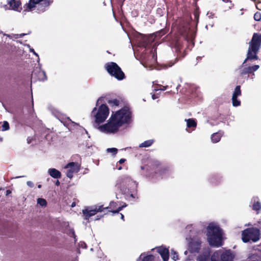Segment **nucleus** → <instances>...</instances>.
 Returning <instances> with one entry per match:
<instances>
[{
    "label": "nucleus",
    "instance_id": "obj_33",
    "mask_svg": "<svg viewBox=\"0 0 261 261\" xmlns=\"http://www.w3.org/2000/svg\"><path fill=\"white\" fill-rule=\"evenodd\" d=\"M108 152H111L114 155H116L118 152V149L116 148H109L107 149Z\"/></svg>",
    "mask_w": 261,
    "mask_h": 261
},
{
    "label": "nucleus",
    "instance_id": "obj_29",
    "mask_svg": "<svg viewBox=\"0 0 261 261\" xmlns=\"http://www.w3.org/2000/svg\"><path fill=\"white\" fill-rule=\"evenodd\" d=\"M178 61V58H176L173 61H170L169 62H168L167 63L164 64V66L165 68H168L172 66L173 65H174L176 62H177Z\"/></svg>",
    "mask_w": 261,
    "mask_h": 261
},
{
    "label": "nucleus",
    "instance_id": "obj_58",
    "mask_svg": "<svg viewBox=\"0 0 261 261\" xmlns=\"http://www.w3.org/2000/svg\"><path fill=\"white\" fill-rule=\"evenodd\" d=\"M118 170H121L122 169V167L121 166L118 167Z\"/></svg>",
    "mask_w": 261,
    "mask_h": 261
},
{
    "label": "nucleus",
    "instance_id": "obj_17",
    "mask_svg": "<svg viewBox=\"0 0 261 261\" xmlns=\"http://www.w3.org/2000/svg\"><path fill=\"white\" fill-rule=\"evenodd\" d=\"M252 210L256 211V214H259L261 210V203L259 201V198L257 197H253L252 199Z\"/></svg>",
    "mask_w": 261,
    "mask_h": 261
},
{
    "label": "nucleus",
    "instance_id": "obj_10",
    "mask_svg": "<svg viewBox=\"0 0 261 261\" xmlns=\"http://www.w3.org/2000/svg\"><path fill=\"white\" fill-rule=\"evenodd\" d=\"M261 46V34L255 33L250 42L249 47L252 48V50H259Z\"/></svg>",
    "mask_w": 261,
    "mask_h": 261
},
{
    "label": "nucleus",
    "instance_id": "obj_16",
    "mask_svg": "<svg viewBox=\"0 0 261 261\" xmlns=\"http://www.w3.org/2000/svg\"><path fill=\"white\" fill-rule=\"evenodd\" d=\"M221 261H233L234 256L230 250H221Z\"/></svg>",
    "mask_w": 261,
    "mask_h": 261
},
{
    "label": "nucleus",
    "instance_id": "obj_4",
    "mask_svg": "<svg viewBox=\"0 0 261 261\" xmlns=\"http://www.w3.org/2000/svg\"><path fill=\"white\" fill-rule=\"evenodd\" d=\"M259 229L255 227L247 228L242 232V240L243 242L250 241L256 242L259 240Z\"/></svg>",
    "mask_w": 261,
    "mask_h": 261
},
{
    "label": "nucleus",
    "instance_id": "obj_28",
    "mask_svg": "<svg viewBox=\"0 0 261 261\" xmlns=\"http://www.w3.org/2000/svg\"><path fill=\"white\" fill-rule=\"evenodd\" d=\"M108 103L111 107H116L119 105V100L117 99H110L108 101Z\"/></svg>",
    "mask_w": 261,
    "mask_h": 261
},
{
    "label": "nucleus",
    "instance_id": "obj_26",
    "mask_svg": "<svg viewBox=\"0 0 261 261\" xmlns=\"http://www.w3.org/2000/svg\"><path fill=\"white\" fill-rule=\"evenodd\" d=\"M259 66L258 65H255L252 66L247 67L248 73L249 74H253L254 75V72L256 71Z\"/></svg>",
    "mask_w": 261,
    "mask_h": 261
},
{
    "label": "nucleus",
    "instance_id": "obj_45",
    "mask_svg": "<svg viewBox=\"0 0 261 261\" xmlns=\"http://www.w3.org/2000/svg\"><path fill=\"white\" fill-rule=\"evenodd\" d=\"M32 139L30 137L27 138V142L28 144H30L32 142Z\"/></svg>",
    "mask_w": 261,
    "mask_h": 261
},
{
    "label": "nucleus",
    "instance_id": "obj_18",
    "mask_svg": "<svg viewBox=\"0 0 261 261\" xmlns=\"http://www.w3.org/2000/svg\"><path fill=\"white\" fill-rule=\"evenodd\" d=\"M66 168H69L72 172L77 173L80 170L81 164L77 162H70L66 165Z\"/></svg>",
    "mask_w": 261,
    "mask_h": 261
},
{
    "label": "nucleus",
    "instance_id": "obj_12",
    "mask_svg": "<svg viewBox=\"0 0 261 261\" xmlns=\"http://www.w3.org/2000/svg\"><path fill=\"white\" fill-rule=\"evenodd\" d=\"M152 250H155L161 256L163 261H168L169 258V251L165 246H161L156 247Z\"/></svg>",
    "mask_w": 261,
    "mask_h": 261
},
{
    "label": "nucleus",
    "instance_id": "obj_46",
    "mask_svg": "<svg viewBox=\"0 0 261 261\" xmlns=\"http://www.w3.org/2000/svg\"><path fill=\"white\" fill-rule=\"evenodd\" d=\"M215 177H212L210 178V181L212 183V184H214L215 183Z\"/></svg>",
    "mask_w": 261,
    "mask_h": 261
},
{
    "label": "nucleus",
    "instance_id": "obj_57",
    "mask_svg": "<svg viewBox=\"0 0 261 261\" xmlns=\"http://www.w3.org/2000/svg\"><path fill=\"white\" fill-rule=\"evenodd\" d=\"M41 187H42V186H41V185H38V188H41Z\"/></svg>",
    "mask_w": 261,
    "mask_h": 261
},
{
    "label": "nucleus",
    "instance_id": "obj_6",
    "mask_svg": "<svg viewBox=\"0 0 261 261\" xmlns=\"http://www.w3.org/2000/svg\"><path fill=\"white\" fill-rule=\"evenodd\" d=\"M137 186L135 181L129 178L124 179L120 185V190L123 194L130 195V197L135 198L134 191Z\"/></svg>",
    "mask_w": 261,
    "mask_h": 261
},
{
    "label": "nucleus",
    "instance_id": "obj_39",
    "mask_svg": "<svg viewBox=\"0 0 261 261\" xmlns=\"http://www.w3.org/2000/svg\"><path fill=\"white\" fill-rule=\"evenodd\" d=\"M255 5H256V8L258 10H261V2L260 1H258L257 3H256Z\"/></svg>",
    "mask_w": 261,
    "mask_h": 261
},
{
    "label": "nucleus",
    "instance_id": "obj_43",
    "mask_svg": "<svg viewBox=\"0 0 261 261\" xmlns=\"http://www.w3.org/2000/svg\"><path fill=\"white\" fill-rule=\"evenodd\" d=\"M125 161H126V160L125 159H121L119 161V163L121 164L124 163Z\"/></svg>",
    "mask_w": 261,
    "mask_h": 261
},
{
    "label": "nucleus",
    "instance_id": "obj_51",
    "mask_svg": "<svg viewBox=\"0 0 261 261\" xmlns=\"http://www.w3.org/2000/svg\"><path fill=\"white\" fill-rule=\"evenodd\" d=\"M147 168H148V167L147 166V165H146V166H141V169H142V170H144V169H145V168H146V169H147Z\"/></svg>",
    "mask_w": 261,
    "mask_h": 261
},
{
    "label": "nucleus",
    "instance_id": "obj_48",
    "mask_svg": "<svg viewBox=\"0 0 261 261\" xmlns=\"http://www.w3.org/2000/svg\"><path fill=\"white\" fill-rule=\"evenodd\" d=\"M60 181H59L58 180H57L56 181V183H55V185H56V186H59V185H60Z\"/></svg>",
    "mask_w": 261,
    "mask_h": 261
},
{
    "label": "nucleus",
    "instance_id": "obj_32",
    "mask_svg": "<svg viewBox=\"0 0 261 261\" xmlns=\"http://www.w3.org/2000/svg\"><path fill=\"white\" fill-rule=\"evenodd\" d=\"M10 128L9 124L7 121H4L2 126V130L3 131L7 130Z\"/></svg>",
    "mask_w": 261,
    "mask_h": 261
},
{
    "label": "nucleus",
    "instance_id": "obj_49",
    "mask_svg": "<svg viewBox=\"0 0 261 261\" xmlns=\"http://www.w3.org/2000/svg\"><path fill=\"white\" fill-rule=\"evenodd\" d=\"M11 193V191L10 190H7L6 191V195H9V194H10Z\"/></svg>",
    "mask_w": 261,
    "mask_h": 261
},
{
    "label": "nucleus",
    "instance_id": "obj_41",
    "mask_svg": "<svg viewBox=\"0 0 261 261\" xmlns=\"http://www.w3.org/2000/svg\"><path fill=\"white\" fill-rule=\"evenodd\" d=\"M27 184L29 187L31 188H32L34 186L33 182L31 181H27Z\"/></svg>",
    "mask_w": 261,
    "mask_h": 261
},
{
    "label": "nucleus",
    "instance_id": "obj_37",
    "mask_svg": "<svg viewBox=\"0 0 261 261\" xmlns=\"http://www.w3.org/2000/svg\"><path fill=\"white\" fill-rule=\"evenodd\" d=\"M117 203L112 201L110 203L109 206L108 207H109V208H113L114 209V208H116L117 207Z\"/></svg>",
    "mask_w": 261,
    "mask_h": 261
},
{
    "label": "nucleus",
    "instance_id": "obj_2",
    "mask_svg": "<svg viewBox=\"0 0 261 261\" xmlns=\"http://www.w3.org/2000/svg\"><path fill=\"white\" fill-rule=\"evenodd\" d=\"M207 240L211 246L219 247L222 245V232L219 226L210 224L207 228Z\"/></svg>",
    "mask_w": 261,
    "mask_h": 261
},
{
    "label": "nucleus",
    "instance_id": "obj_3",
    "mask_svg": "<svg viewBox=\"0 0 261 261\" xmlns=\"http://www.w3.org/2000/svg\"><path fill=\"white\" fill-rule=\"evenodd\" d=\"M105 68L107 72L118 81L123 80L125 78L124 73L121 68L115 62H111L106 63Z\"/></svg>",
    "mask_w": 261,
    "mask_h": 261
},
{
    "label": "nucleus",
    "instance_id": "obj_53",
    "mask_svg": "<svg viewBox=\"0 0 261 261\" xmlns=\"http://www.w3.org/2000/svg\"><path fill=\"white\" fill-rule=\"evenodd\" d=\"M258 226L260 229H261V221L258 222Z\"/></svg>",
    "mask_w": 261,
    "mask_h": 261
},
{
    "label": "nucleus",
    "instance_id": "obj_27",
    "mask_svg": "<svg viewBox=\"0 0 261 261\" xmlns=\"http://www.w3.org/2000/svg\"><path fill=\"white\" fill-rule=\"evenodd\" d=\"M210 258V252L201 254L198 256L199 261H208Z\"/></svg>",
    "mask_w": 261,
    "mask_h": 261
},
{
    "label": "nucleus",
    "instance_id": "obj_47",
    "mask_svg": "<svg viewBox=\"0 0 261 261\" xmlns=\"http://www.w3.org/2000/svg\"><path fill=\"white\" fill-rule=\"evenodd\" d=\"M167 87H168L167 86H162V88H161L160 89L161 90L164 91V90H166Z\"/></svg>",
    "mask_w": 261,
    "mask_h": 261
},
{
    "label": "nucleus",
    "instance_id": "obj_11",
    "mask_svg": "<svg viewBox=\"0 0 261 261\" xmlns=\"http://www.w3.org/2000/svg\"><path fill=\"white\" fill-rule=\"evenodd\" d=\"M242 95L241 86H237L234 89L232 96V103L233 107H237L241 105V101L238 99V97Z\"/></svg>",
    "mask_w": 261,
    "mask_h": 261
},
{
    "label": "nucleus",
    "instance_id": "obj_44",
    "mask_svg": "<svg viewBox=\"0 0 261 261\" xmlns=\"http://www.w3.org/2000/svg\"><path fill=\"white\" fill-rule=\"evenodd\" d=\"M152 98L153 99H155L158 98V96L156 94H153L152 95Z\"/></svg>",
    "mask_w": 261,
    "mask_h": 261
},
{
    "label": "nucleus",
    "instance_id": "obj_22",
    "mask_svg": "<svg viewBox=\"0 0 261 261\" xmlns=\"http://www.w3.org/2000/svg\"><path fill=\"white\" fill-rule=\"evenodd\" d=\"M223 131H219L216 133H214L211 136V140L213 143H217L221 140V137L223 135Z\"/></svg>",
    "mask_w": 261,
    "mask_h": 261
},
{
    "label": "nucleus",
    "instance_id": "obj_55",
    "mask_svg": "<svg viewBox=\"0 0 261 261\" xmlns=\"http://www.w3.org/2000/svg\"><path fill=\"white\" fill-rule=\"evenodd\" d=\"M147 176H148V177H152V176L150 174H149V173H148L147 174Z\"/></svg>",
    "mask_w": 261,
    "mask_h": 261
},
{
    "label": "nucleus",
    "instance_id": "obj_15",
    "mask_svg": "<svg viewBox=\"0 0 261 261\" xmlns=\"http://www.w3.org/2000/svg\"><path fill=\"white\" fill-rule=\"evenodd\" d=\"M161 165V163L155 160H151L147 165L148 168H147V170H152L154 171L155 173H156V169L160 167Z\"/></svg>",
    "mask_w": 261,
    "mask_h": 261
},
{
    "label": "nucleus",
    "instance_id": "obj_23",
    "mask_svg": "<svg viewBox=\"0 0 261 261\" xmlns=\"http://www.w3.org/2000/svg\"><path fill=\"white\" fill-rule=\"evenodd\" d=\"M221 250L215 251L212 255L211 261H221Z\"/></svg>",
    "mask_w": 261,
    "mask_h": 261
},
{
    "label": "nucleus",
    "instance_id": "obj_52",
    "mask_svg": "<svg viewBox=\"0 0 261 261\" xmlns=\"http://www.w3.org/2000/svg\"><path fill=\"white\" fill-rule=\"evenodd\" d=\"M120 215H121V218L124 221V215L122 214H120Z\"/></svg>",
    "mask_w": 261,
    "mask_h": 261
},
{
    "label": "nucleus",
    "instance_id": "obj_7",
    "mask_svg": "<svg viewBox=\"0 0 261 261\" xmlns=\"http://www.w3.org/2000/svg\"><path fill=\"white\" fill-rule=\"evenodd\" d=\"M109 114V109L106 104H102L99 107L96 114L94 115L95 122L101 123L104 122Z\"/></svg>",
    "mask_w": 261,
    "mask_h": 261
},
{
    "label": "nucleus",
    "instance_id": "obj_34",
    "mask_svg": "<svg viewBox=\"0 0 261 261\" xmlns=\"http://www.w3.org/2000/svg\"><path fill=\"white\" fill-rule=\"evenodd\" d=\"M125 206H126V205H125L124 206H119L117 209L113 210H110V211H109V212H112L113 213H118Z\"/></svg>",
    "mask_w": 261,
    "mask_h": 261
},
{
    "label": "nucleus",
    "instance_id": "obj_1",
    "mask_svg": "<svg viewBox=\"0 0 261 261\" xmlns=\"http://www.w3.org/2000/svg\"><path fill=\"white\" fill-rule=\"evenodd\" d=\"M131 112L127 107H124L112 115L108 123L99 126V129L107 133H114L125 123H128L131 119Z\"/></svg>",
    "mask_w": 261,
    "mask_h": 261
},
{
    "label": "nucleus",
    "instance_id": "obj_38",
    "mask_svg": "<svg viewBox=\"0 0 261 261\" xmlns=\"http://www.w3.org/2000/svg\"><path fill=\"white\" fill-rule=\"evenodd\" d=\"M73 173H74V172H72V171L70 170L69 169H68L67 171V173H66V176L70 178H71L72 177H73Z\"/></svg>",
    "mask_w": 261,
    "mask_h": 261
},
{
    "label": "nucleus",
    "instance_id": "obj_21",
    "mask_svg": "<svg viewBox=\"0 0 261 261\" xmlns=\"http://www.w3.org/2000/svg\"><path fill=\"white\" fill-rule=\"evenodd\" d=\"M48 172L50 176L54 178H60L61 177V173L55 168H50Z\"/></svg>",
    "mask_w": 261,
    "mask_h": 261
},
{
    "label": "nucleus",
    "instance_id": "obj_56",
    "mask_svg": "<svg viewBox=\"0 0 261 261\" xmlns=\"http://www.w3.org/2000/svg\"><path fill=\"white\" fill-rule=\"evenodd\" d=\"M223 1H224L225 2H231V0H223Z\"/></svg>",
    "mask_w": 261,
    "mask_h": 261
},
{
    "label": "nucleus",
    "instance_id": "obj_54",
    "mask_svg": "<svg viewBox=\"0 0 261 261\" xmlns=\"http://www.w3.org/2000/svg\"><path fill=\"white\" fill-rule=\"evenodd\" d=\"M96 111V108H94L92 112V113H94L95 111Z\"/></svg>",
    "mask_w": 261,
    "mask_h": 261
},
{
    "label": "nucleus",
    "instance_id": "obj_8",
    "mask_svg": "<svg viewBox=\"0 0 261 261\" xmlns=\"http://www.w3.org/2000/svg\"><path fill=\"white\" fill-rule=\"evenodd\" d=\"M109 207L107 206L103 207V205L98 206V207H96L94 209L89 210L88 208H85L82 211L83 215L85 217V219L88 220L89 218L95 215L98 212H101L105 209H108Z\"/></svg>",
    "mask_w": 261,
    "mask_h": 261
},
{
    "label": "nucleus",
    "instance_id": "obj_36",
    "mask_svg": "<svg viewBox=\"0 0 261 261\" xmlns=\"http://www.w3.org/2000/svg\"><path fill=\"white\" fill-rule=\"evenodd\" d=\"M171 253H172V258L174 260H176L177 259H178V254L177 252H176L174 250H172Z\"/></svg>",
    "mask_w": 261,
    "mask_h": 261
},
{
    "label": "nucleus",
    "instance_id": "obj_24",
    "mask_svg": "<svg viewBox=\"0 0 261 261\" xmlns=\"http://www.w3.org/2000/svg\"><path fill=\"white\" fill-rule=\"evenodd\" d=\"M187 121V126L188 128H195L197 126V122L196 120L192 118H189L186 119Z\"/></svg>",
    "mask_w": 261,
    "mask_h": 261
},
{
    "label": "nucleus",
    "instance_id": "obj_5",
    "mask_svg": "<svg viewBox=\"0 0 261 261\" xmlns=\"http://www.w3.org/2000/svg\"><path fill=\"white\" fill-rule=\"evenodd\" d=\"M53 1L54 0H30L29 3L23 6L24 11H31L36 7L37 4H38V10L44 11L53 3Z\"/></svg>",
    "mask_w": 261,
    "mask_h": 261
},
{
    "label": "nucleus",
    "instance_id": "obj_59",
    "mask_svg": "<svg viewBox=\"0 0 261 261\" xmlns=\"http://www.w3.org/2000/svg\"><path fill=\"white\" fill-rule=\"evenodd\" d=\"M74 205H75L74 203H73L72 204V205H71V206H72V207H73Z\"/></svg>",
    "mask_w": 261,
    "mask_h": 261
},
{
    "label": "nucleus",
    "instance_id": "obj_50",
    "mask_svg": "<svg viewBox=\"0 0 261 261\" xmlns=\"http://www.w3.org/2000/svg\"><path fill=\"white\" fill-rule=\"evenodd\" d=\"M143 40H151L150 38H149L148 37H145Z\"/></svg>",
    "mask_w": 261,
    "mask_h": 261
},
{
    "label": "nucleus",
    "instance_id": "obj_31",
    "mask_svg": "<svg viewBox=\"0 0 261 261\" xmlns=\"http://www.w3.org/2000/svg\"><path fill=\"white\" fill-rule=\"evenodd\" d=\"M247 74H248L247 67H244L240 70V75L241 76H244Z\"/></svg>",
    "mask_w": 261,
    "mask_h": 261
},
{
    "label": "nucleus",
    "instance_id": "obj_14",
    "mask_svg": "<svg viewBox=\"0 0 261 261\" xmlns=\"http://www.w3.org/2000/svg\"><path fill=\"white\" fill-rule=\"evenodd\" d=\"M259 50H252V48L249 47L248 49V52L247 54V58L244 60L243 64H245L247 61L249 60H257L258 59V57L257 56V53Z\"/></svg>",
    "mask_w": 261,
    "mask_h": 261
},
{
    "label": "nucleus",
    "instance_id": "obj_42",
    "mask_svg": "<svg viewBox=\"0 0 261 261\" xmlns=\"http://www.w3.org/2000/svg\"><path fill=\"white\" fill-rule=\"evenodd\" d=\"M194 14L195 19H196L197 20H198V18H199V14H198V12H197V11L195 12Z\"/></svg>",
    "mask_w": 261,
    "mask_h": 261
},
{
    "label": "nucleus",
    "instance_id": "obj_25",
    "mask_svg": "<svg viewBox=\"0 0 261 261\" xmlns=\"http://www.w3.org/2000/svg\"><path fill=\"white\" fill-rule=\"evenodd\" d=\"M154 140L152 139L151 140H148L142 143L139 145L140 147H148L152 145V144L153 143Z\"/></svg>",
    "mask_w": 261,
    "mask_h": 261
},
{
    "label": "nucleus",
    "instance_id": "obj_19",
    "mask_svg": "<svg viewBox=\"0 0 261 261\" xmlns=\"http://www.w3.org/2000/svg\"><path fill=\"white\" fill-rule=\"evenodd\" d=\"M155 257L154 255L152 254H145V253H142L140 255L137 261H155Z\"/></svg>",
    "mask_w": 261,
    "mask_h": 261
},
{
    "label": "nucleus",
    "instance_id": "obj_60",
    "mask_svg": "<svg viewBox=\"0 0 261 261\" xmlns=\"http://www.w3.org/2000/svg\"><path fill=\"white\" fill-rule=\"evenodd\" d=\"M99 99L97 100V103H98V102L99 101Z\"/></svg>",
    "mask_w": 261,
    "mask_h": 261
},
{
    "label": "nucleus",
    "instance_id": "obj_9",
    "mask_svg": "<svg viewBox=\"0 0 261 261\" xmlns=\"http://www.w3.org/2000/svg\"><path fill=\"white\" fill-rule=\"evenodd\" d=\"M201 241L199 239H191L189 243L188 250L192 253H198L200 250Z\"/></svg>",
    "mask_w": 261,
    "mask_h": 261
},
{
    "label": "nucleus",
    "instance_id": "obj_40",
    "mask_svg": "<svg viewBox=\"0 0 261 261\" xmlns=\"http://www.w3.org/2000/svg\"><path fill=\"white\" fill-rule=\"evenodd\" d=\"M27 34H24V33H22V34H16L15 35L16 36V38H22V37H23L24 36L26 35Z\"/></svg>",
    "mask_w": 261,
    "mask_h": 261
},
{
    "label": "nucleus",
    "instance_id": "obj_35",
    "mask_svg": "<svg viewBox=\"0 0 261 261\" xmlns=\"http://www.w3.org/2000/svg\"><path fill=\"white\" fill-rule=\"evenodd\" d=\"M254 19L256 21H259L261 19V14L259 12H256L254 15Z\"/></svg>",
    "mask_w": 261,
    "mask_h": 261
},
{
    "label": "nucleus",
    "instance_id": "obj_30",
    "mask_svg": "<svg viewBox=\"0 0 261 261\" xmlns=\"http://www.w3.org/2000/svg\"><path fill=\"white\" fill-rule=\"evenodd\" d=\"M37 203L41 206L45 207L47 205V201L45 199L39 198L37 199Z\"/></svg>",
    "mask_w": 261,
    "mask_h": 261
},
{
    "label": "nucleus",
    "instance_id": "obj_20",
    "mask_svg": "<svg viewBox=\"0 0 261 261\" xmlns=\"http://www.w3.org/2000/svg\"><path fill=\"white\" fill-rule=\"evenodd\" d=\"M8 4L10 7L12 8V9L15 11L20 12L19 10L20 6L21 5V2L20 1H16L15 0H8Z\"/></svg>",
    "mask_w": 261,
    "mask_h": 261
},
{
    "label": "nucleus",
    "instance_id": "obj_13",
    "mask_svg": "<svg viewBox=\"0 0 261 261\" xmlns=\"http://www.w3.org/2000/svg\"><path fill=\"white\" fill-rule=\"evenodd\" d=\"M32 80L34 82L36 81H44L46 80V75L43 71L39 70L37 71H34L32 73Z\"/></svg>",
    "mask_w": 261,
    "mask_h": 261
}]
</instances>
